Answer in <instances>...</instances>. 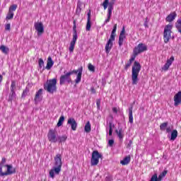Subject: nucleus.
Returning <instances> with one entry per match:
<instances>
[{
	"label": "nucleus",
	"instance_id": "obj_1",
	"mask_svg": "<svg viewBox=\"0 0 181 181\" xmlns=\"http://www.w3.org/2000/svg\"><path fill=\"white\" fill-rule=\"evenodd\" d=\"M54 165L56 167H54L49 170V177L52 179H54V174L59 175L62 172V165H63L62 162V154H57L54 157Z\"/></svg>",
	"mask_w": 181,
	"mask_h": 181
},
{
	"label": "nucleus",
	"instance_id": "obj_2",
	"mask_svg": "<svg viewBox=\"0 0 181 181\" xmlns=\"http://www.w3.org/2000/svg\"><path fill=\"white\" fill-rule=\"evenodd\" d=\"M139 71H141V64L135 61L132 69V84H133V86H136V84H138V81L139 80L138 78Z\"/></svg>",
	"mask_w": 181,
	"mask_h": 181
},
{
	"label": "nucleus",
	"instance_id": "obj_3",
	"mask_svg": "<svg viewBox=\"0 0 181 181\" xmlns=\"http://www.w3.org/2000/svg\"><path fill=\"white\" fill-rule=\"evenodd\" d=\"M57 79L52 78L47 81L46 83L44 85V89L49 93V94H53L57 91Z\"/></svg>",
	"mask_w": 181,
	"mask_h": 181
},
{
	"label": "nucleus",
	"instance_id": "obj_4",
	"mask_svg": "<svg viewBox=\"0 0 181 181\" xmlns=\"http://www.w3.org/2000/svg\"><path fill=\"white\" fill-rule=\"evenodd\" d=\"M16 170L12 168L11 165H0V176H8V175H13Z\"/></svg>",
	"mask_w": 181,
	"mask_h": 181
},
{
	"label": "nucleus",
	"instance_id": "obj_5",
	"mask_svg": "<svg viewBox=\"0 0 181 181\" xmlns=\"http://www.w3.org/2000/svg\"><path fill=\"white\" fill-rule=\"evenodd\" d=\"M73 38L69 45V52L70 53H73L74 52V47L76 46V43H77V26H76V21H74V26H73Z\"/></svg>",
	"mask_w": 181,
	"mask_h": 181
},
{
	"label": "nucleus",
	"instance_id": "obj_6",
	"mask_svg": "<svg viewBox=\"0 0 181 181\" xmlns=\"http://www.w3.org/2000/svg\"><path fill=\"white\" fill-rule=\"evenodd\" d=\"M172 29H173V25L168 24L164 28L163 31V40L165 43H169V40L172 39Z\"/></svg>",
	"mask_w": 181,
	"mask_h": 181
},
{
	"label": "nucleus",
	"instance_id": "obj_7",
	"mask_svg": "<svg viewBox=\"0 0 181 181\" xmlns=\"http://www.w3.org/2000/svg\"><path fill=\"white\" fill-rule=\"evenodd\" d=\"M100 158H103V155L100 154L98 151H93L90 159L91 166H97V165H98V162H100Z\"/></svg>",
	"mask_w": 181,
	"mask_h": 181
},
{
	"label": "nucleus",
	"instance_id": "obj_8",
	"mask_svg": "<svg viewBox=\"0 0 181 181\" xmlns=\"http://www.w3.org/2000/svg\"><path fill=\"white\" fill-rule=\"evenodd\" d=\"M148 50V47L144 43H140L136 47H134L133 50L134 54L135 56H138L140 53H144V52H146Z\"/></svg>",
	"mask_w": 181,
	"mask_h": 181
},
{
	"label": "nucleus",
	"instance_id": "obj_9",
	"mask_svg": "<svg viewBox=\"0 0 181 181\" xmlns=\"http://www.w3.org/2000/svg\"><path fill=\"white\" fill-rule=\"evenodd\" d=\"M68 74H77L76 78L75 79L76 84H78L81 81V76H83V66L79 67L77 70H73L68 72Z\"/></svg>",
	"mask_w": 181,
	"mask_h": 181
},
{
	"label": "nucleus",
	"instance_id": "obj_10",
	"mask_svg": "<svg viewBox=\"0 0 181 181\" xmlns=\"http://www.w3.org/2000/svg\"><path fill=\"white\" fill-rule=\"evenodd\" d=\"M65 83H68V84L71 83V77L70 76V74L68 72L66 74V71H64V75H62L59 78L60 86H63V84H65Z\"/></svg>",
	"mask_w": 181,
	"mask_h": 181
},
{
	"label": "nucleus",
	"instance_id": "obj_11",
	"mask_svg": "<svg viewBox=\"0 0 181 181\" xmlns=\"http://www.w3.org/2000/svg\"><path fill=\"white\" fill-rule=\"evenodd\" d=\"M34 28L37 32V36H42V33H45V27L42 22H36L34 23Z\"/></svg>",
	"mask_w": 181,
	"mask_h": 181
},
{
	"label": "nucleus",
	"instance_id": "obj_12",
	"mask_svg": "<svg viewBox=\"0 0 181 181\" xmlns=\"http://www.w3.org/2000/svg\"><path fill=\"white\" fill-rule=\"evenodd\" d=\"M47 136L49 142H52L53 144H56V142H57V135H56V130L53 129H49Z\"/></svg>",
	"mask_w": 181,
	"mask_h": 181
},
{
	"label": "nucleus",
	"instance_id": "obj_13",
	"mask_svg": "<svg viewBox=\"0 0 181 181\" xmlns=\"http://www.w3.org/2000/svg\"><path fill=\"white\" fill-rule=\"evenodd\" d=\"M67 124L68 125L71 126V129H72V131H76V129H77V122H76V119L74 118H69Z\"/></svg>",
	"mask_w": 181,
	"mask_h": 181
},
{
	"label": "nucleus",
	"instance_id": "obj_14",
	"mask_svg": "<svg viewBox=\"0 0 181 181\" xmlns=\"http://www.w3.org/2000/svg\"><path fill=\"white\" fill-rule=\"evenodd\" d=\"M173 62H175V57L172 56L169 59L167 60L162 69L164 70V71L169 70V68L170 66H172V63H173Z\"/></svg>",
	"mask_w": 181,
	"mask_h": 181
},
{
	"label": "nucleus",
	"instance_id": "obj_15",
	"mask_svg": "<svg viewBox=\"0 0 181 181\" xmlns=\"http://www.w3.org/2000/svg\"><path fill=\"white\" fill-rule=\"evenodd\" d=\"M42 94H43V89H40L38 91L36 92L34 99L35 104H38V103H40V101H42V98H43V96H42Z\"/></svg>",
	"mask_w": 181,
	"mask_h": 181
},
{
	"label": "nucleus",
	"instance_id": "obj_16",
	"mask_svg": "<svg viewBox=\"0 0 181 181\" xmlns=\"http://www.w3.org/2000/svg\"><path fill=\"white\" fill-rule=\"evenodd\" d=\"M115 40H112L111 38H110L107 41V42L106 43V45L105 47V52L108 54V53H110V52H111V49H112V45L113 43L112 42H114Z\"/></svg>",
	"mask_w": 181,
	"mask_h": 181
},
{
	"label": "nucleus",
	"instance_id": "obj_17",
	"mask_svg": "<svg viewBox=\"0 0 181 181\" xmlns=\"http://www.w3.org/2000/svg\"><path fill=\"white\" fill-rule=\"evenodd\" d=\"M167 174H168V170H165L163 172H162L158 175H158L157 174H154L153 175H152V177H155L157 181H161L162 179H163V177H165V176H166Z\"/></svg>",
	"mask_w": 181,
	"mask_h": 181
},
{
	"label": "nucleus",
	"instance_id": "obj_18",
	"mask_svg": "<svg viewBox=\"0 0 181 181\" xmlns=\"http://www.w3.org/2000/svg\"><path fill=\"white\" fill-rule=\"evenodd\" d=\"M91 29V10L88 12V19L86 23V30H90Z\"/></svg>",
	"mask_w": 181,
	"mask_h": 181
},
{
	"label": "nucleus",
	"instance_id": "obj_19",
	"mask_svg": "<svg viewBox=\"0 0 181 181\" xmlns=\"http://www.w3.org/2000/svg\"><path fill=\"white\" fill-rule=\"evenodd\" d=\"M177 16L176 12H173L166 17L165 21L166 22H173Z\"/></svg>",
	"mask_w": 181,
	"mask_h": 181
},
{
	"label": "nucleus",
	"instance_id": "obj_20",
	"mask_svg": "<svg viewBox=\"0 0 181 181\" xmlns=\"http://www.w3.org/2000/svg\"><path fill=\"white\" fill-rule=\"evenodd\" d=\"M132 110H134V106H131L129 108V122H130V124H134V115L132 114Z\"/></svg>",
	"mask_w": 181,
	"mask_h": 181
},
{
	"label": "nucleus",
	"instance_id": "obj_21",
	"mask_svg": "<svg viewBox=\"0 0 181 181\" xmlns=\"http://www.w3.org/2000/svg\"><path fill=\"white\" fill-rule=\"evenodd\" d=\"M53 64H54V62H53V59H52V58L49 57L46 66L47 70H50L52 67H53Z\"/></svg>",
	"mask_w": 181,
	"mask_h": 181
},
{
	"label": "nucleus",
	"instance_id": "obj_22",
	"mask_svg": "<svg viewBox=\"0 0 181 181\" xmlns=\"http://www.w3.org/2000/svg\"><path fill=\"white\" fill-rule=\"evenodd\" d=\"M103 6L105 10L107 9L108 6H111V8H113L114 2H110V0H105L104 2L103 3Z\"/></svg>",
	"mask_w": 181,
	"mask_h": 181
},
{
	"label": "nucleus",
	"instance_id": "obj_23",
	"mask_svg": "<svg viewBox=\"0 0 181 181\" xmlns=\"http://www.w3.org/2000/svg\"><path fill=\"white\" fill-rule=\"evenodd\" d=\"M131 162V156H126L123 160H120L121 165H128Z\"/></svg>",
	"mask_w": 181,
	"mask_h": 181
},
{
	"label": "nucleus",
	"instance_id": "obj_24",
	"mask_svg": "<svg viewBox=\"0 0 181 181\" xmlns=\"http://www.w3.org/2000/svg\"><path fill=\"white\" fill-rule=\"evenodd\" d=\"M177 138V130L174 129L171 132V137H170V141H175Z\"/></svg>",
	"mask_w": 181,
	"mask_h": 181
},
{
	"label": "nucleus",
	"instance_id": "obj_25",
	"mask_svg": "<svg viewBox=\"0 0 181 181\" xmlns=\"http://www.w3.org/2000/svg\"><path fill=\"white\" fill-rule=\"evenodd\" d=\"M15 100H16V93H10L8 96V101H11V103H12V101H15Z\"/></svg>",
	"mask_w": 181,
	"mask_h": 181
},
{
	"label": "nucleus",
	"instance_id": "obj_26",
	"mask_svg": "<svg viewBox=\"0 0 181 181\" xmlns=\"http://www.w3.org/2000/svg\"><path fill=\"white\" fill-rule=\"evenodd\" d=\"M116 134L119 138V139H124V131L122 129H120L119 131L116 130Z\"/></svg>",
	"mask_w": 181,
	"mask_h": 181
},
{
	"label": "nucleus",
	"instance_id": "obj_27",
	"mask_svg": "<svg viewBox=\"0 0 181 181\" xmlns=\"http://www.w3.org/2000/svg\"><path fill=\"white\" fill-rule=\"evenodd\" d=\"M0 50H1L2 53L4 54H8L9 53V48L6 47L5 45H1L0 47Z\"/></svg>",
	"mask_w": 181,
	"mask_h": 181
},
{
	"label": "nucleus",
	"instance_id": "obj_28",
	"mask_svg": "<svg viewBox=\"0 0 181 181\" xmlns=\"http://www.w3.org/2000/svg\"><path fill=\"white\" fill-rule=\"evenodd\" d=\"M127 37L126 35H119V46L121 47L122 46V45L124 44V39H125Z\"/></svg>",
	"mask_w": 181,
	"mask_h": 181
},
{
	"label": "nucleus",
	"instance_id": "obj_29",
	"mask_svg": "<svg viewBox=\"0 0 181 181\" xmlns=\"http://www.w3.org/2000/svg\"><path fill=\"white\" fill-rule=\"evenodd\" d=\"M15 90H16V82L15 81H12L10 93H15Z\"/></svg>",
	"mask_w": 181,
	"mask_h": 181
},
{
	"label": "nucleus",
	"instance_id": "obj_30",
	"mask_svg": "<svg viewBox=\"0 0 181 181\" xmlns=\"http://www.w3.org/2000/svg\"><path fill=\"white\" fill-rule=\"evenodd\" d=\"M66 139H67V136L66 135L57 136V141H59V142H66Z\"/></svg>",
	"mask_w": 181,
	"mask_h": 181
},
{
	"label": "nucleus",
	"instance_id": "obj_31",
	"mask_svg": "<svg viewBox=\"0 0 181 181\" xmlns=\"http://www.w3.org/2000/svg\"><path fill=\"white\" fill-rule=\"evenodd\" d=\"M175 27L177 29L178 32L181 33V19H178L175 24Z\"/></svg>",
	"mask_w": 181,
	"mask_h": 181
},
{
	"label": "nucleus",
	"instance_id": "obj_32",
	"mask_svg": "<svg viewBox=\"0 0 181 181\" xmlns=\"http://www.w3.org/2000/svg\"><path fill=\"white\" fill-rule=\"evenodd\" d=\"M91 132V124L90 122H87L86 124L85 125V132Z\"/></svg>",
	"mask_w": 181,
	"mask_h": 181
},
{
	"label": "nucleus",
	"instance_id": "obj_33",
	"mask_svg": "<svg viewBox=\"0 0 181 181\" xmlns=\"http://www.w3.org/2000/svg\"><path fill=\"white\" fill-rule=\"evenodd\" d=\"M63 122H64V116L62 115L59 119L58 123L57 124V127H62V125H63Z\"/></svg>",
	"mask_w": 181,
	"mask_h": 181
},
{
	"label": "nucleus",
	"instance_id": "obj_34",
	"mask_svg": "<svg viewBox=\"0 0 181 181\" xmlns=\"http://www.w3.org/2000/svg\"><path fill=\"white\" fill-rule=\"evenodd\" d=\"M168 122H164V123H162L160 125V131H165L168 127Z\"/></svg>",
	"mask_w": 181,
	"mask_h": 181
},
{
	"label": "nucleus",
	"instance_id": "obj_35",
	"mask_svg": "<svg viewBox=\"0 0 181 181\" xmlns=\"http://www.w3.org/2000/svg\"><path fill=\"white\" fill-rule=\"evenodd\" d=\"M17 8H18V5L13 4L12 6H10L8 11L13 13L15 12V11H16Z\"/></svg>",
	"mask_w": 181,
	"mask_h": 181
},
{
	"label": "nucleus",
	"instance_id": "obj_36",
	"mask_svg": "<svg viewBox=\"0 0 181 181\" xmlns=\"http://www.w3.org/2000/svg\"><path fill=\"white\" fill-rule=\"evenodd\" d=\"M114 124H112V122H110L109 123V135L110 136H111V135H112V128H114Z\"/></svg>",
	"mask_w": 181,
	"mask_h": 181
},
{
	"label": "nucleus",
	"instance_id": "obj_37",
	"mask_svg": "<svg viewBox=\"0 0 181 181\" xmlns=\"http://www.w3.org/2000/svg\"><path fill=\"white\" fill-rule=\"evenodd\" d=\"M13 15H14L13 13L8 11V13H7V16H6L7 21H10V19H13Z\"/></svg>",
	"mask_w": 181,
	"mask_h": 181
},
{
	"label": "nucleus",
	"instance_id": "obj_38",
	"mask_svg": "<svg viewBox=\"0 0 181 181\" xmlns=\"http://www.w3.org/2000/svg\"><path fill=\"white\" fill-rule=\"evenodd\" d=\"M116 32H117V30H114L113 29L112 30V33H111V35H110V39L115 40V36H117Z\"/></svg>",
	"mask_w": 181,
	"mask_h": 181
},
{
	"label": "nucleus",
	"instance_id": "obj_39",
	"mask_svg": "<svg viewBox=\"0 0 181 181\" xmlns=\"http://www.w3.org/2000/svg\"><path fill=\"white\" fill-rule=\"evenodd\" d=\"M38 64H39V68L42 69V67L45 66V62L43 61V59L42 58H40L38 60Z\"/></svg>",
	"mask_w": 181,
	"mask_h": 181
},
{
	"label": "nucleus",
	"instance_id": "obj_40",
	"mask_svg": "<svg viewBox=\"0 0 181 181\" xmlns=\"http://www.w3.org/2000/svg\"><path fill=\"white\" fill-rule=\"evenodd\" d=\"M88 69L90 71H95V66H94L93 64H88Z\"/></svg>",
	"mask_w": 181,
	"mask_h": 181
},
{
	"label": "nucleus",
	"instance_id": "obj_41",
	"mask_svg": "<svg viewBox=\"0 0 181 181\" xmlns=\"http://www.w3.org/2000/svg\"><path fill=\"white\" fill-rule=\"evenodd\" d=\"M114 9V7L108 6V13L107 16L111 18V15L112 13V10Z\"/></svg>",
	"mask_w": 181,
	"mask_h": 181
},
{
	"label": "nucleus",
	"instance_id": "obj_42",
	"mask_svg": "<svg viewBox=\"0 0 181 181\" xmlns=\"http://www.w3.org/2000/svg\"><path fill=\"white\" fill-rule=\"evenodd\" d=\"M28 93H29V89L26 88L23 92L22 97H25L28 95Z\"/></svg>",
	"mask_w": 181,
	"mask_h": 181
},
{
	"label": "nucleus",
	"instance_id": "obj_43",
	"mask_svg": "<svg viewBox=\"0 0 181 181\" xmlns=\"http://www.w3.org/2000/svg\"><path fill=\"white\" fill-rule=\"evenodd\" d=\"M131 64H132V62L129 61V62H127L124 66V70H128V69L131 67Z\"/></svg>",
	"mask_w": 181,
	"mask_h": 181
},
{
	"label": "nucleus",
	"instance_id": "obj_44",
	"mask_svg": "<svg viewBox=\"0 0 181 181\" xmlns=\"http://www.w3.org/2000/svg\"><path fill=\"white\" fill-rule=\"evenodd\" d=\"M148 23H149V18L146 17L144 23V26H145V28H148Z\"/></svg>",
	"mask_w": 181,
	"mask_h": 181
},
{
	"label": "nucleus",
	"instance_id": "obj_45",
	"mask_svg": "<svg viewBox=\"0 0 181 181\" xmlns=\"http://www.w3.org/2000/svg\"><path fill=\"white\" fill-rule=\"evenodd\" d=\"M96 105L98 110H100V105H101V99H98L96 101Z\"/></svg>",
	"mask_w": 181,
	"mask_h": 181
},
{
	"label": "nucleus",
	"instance_id": "obj_46",
	"mask_svg": "<svg viewBox=\"0 0 181 181\" xmlns=\"http://www.w3.org/2000/svg\"><path fill=\"white\" fill-rule=\"evenodd\" d=\"M5 30H11V24L10 23L6 24Z\"/></svg>",
	"mask_w": 181,
	"mask_h": 181
},
{
	"label": "nucleus",
	"instance_id": "obj_47",
	"mask_svg": "<svg viewBox=\"0 0 181 181\" xmlns=\"http://www.w3.org/2000/svg\"><path fill=\"white\" fill-rule=\"evenodd\" d=\"M120 35L125 36V27H123L120 32Z\"/></svg>",
	"mask_w": 181,
	"mask_h": 181
},
{
	"label": "nucleus",
	"instance_id": "obj_48",
	"mask_svg": "<svg viewBox=\"0 0 181 181\" xmlns=\"http://www.w3.org/2000/svg\"><path fill=\"white\" fill-rule=\"evenodd\" d=\"M81 6H83V3L80 1H78L76 8H81Z\"/></svg>",
	"mask_w": 181,
	"mask_h": 181
},
{
	"label": "nucleus",
	"instance_id": "obj_49",
	"mask_svg": "<svg viewBox=\"0 0 181 181\" xmlns=\"http://www.w3.org/2000/svg\"><path fill=\"white\" fill-rule=\"evenodd\" d=\"M108 145L109 146H112L114 145V140L113 139L109 140Z\"/></svg>",
	"mask_w": 181,
	"mask_h": 181
},
{
	"label": "nucleus",
	"instance_id": "obj_50",
	"mask_svg": "<svg viewBox=\"0 0 181 181\" xmlns=\"http://www.w3.org/2000/svg\"><path fill=\"white\" fill-rule=\"evenodd\" d=\"M167 134H170V132H172V129L170 128V127H168L165 129Z\"/></svg>",
	"mask_w": 181,
	"mask_h": 181
},
{
	"label": "nucleus",
	"instance_id": "obj_51",
	"mask_svg": "<svg viewBox=\"0 0 181 181\" xmlns=\"http://www.w3.org/2000/svg\"><path fill=\"white\" fill-rule=\"evenodd\" d=\"M76 13L78 15H80V13H81V8L76 7Z\"/></svg>",
	"mask_w": 181,
	"mask_h": 181
},
{
	"label": "nucleus",
	"instance_id": "obj_52",
	"mask_svg": "<svg viewBox=\"0 0 181 181\" xmlns=\"http://www.w3.org/2000/svg\"><path fill=\"white\" fill-rule=\"evenodd\" d=\"M137 55L134 54L133 57H131V59H129V62H130V63H132V62H134V60H135V57H136Z\"/></svg>",
	"mask_w": 181,
	"mask_h": 181
},
{
	"label": "nucleus",
	"instance_id": "obj_53",
	"mask_svg": "<svg viewBox=\"0 0 181 181\" xmlns=\"http://www.w3.org/2000/svg\"><path fill=\"white\" fill-rule=\"evenodd\" d=\"M112 111L115 114H118V108L117 107H112Z\"/></svg>",
	"mask_w": 181,
	"mask_h": 181
},
{
	"label": "nucleus",
	"instance_id": "obj_54",
	"mask_svg": "<svg viewBox=\"0 0 181 181\" xmlns=\"http://www.w3.org/2000/svg\"><path fill=\"white\" fill-rule=\"evenodd\" d=\"M131 146H132V140H129L127 144V148H131Z\"/></svg>",
	"mask_w": 181,
	"mask_h": 181
},
{
	"label": "nucleus",
	"instance_id": "obj_55",
	"mask_svg": "<svg viewBox=\"0 0 181 181\" xmlns=\"http://www.w3.org/2000/svg\"><path fill=\"white\" fill-rule=\"evenodd\" d=\"M110 19H111V17L107 16V18L104 22V25H105V23H108V22H110Z\"/></svg>",
	"mask_w": 181,
	"mask_h": 181
},
{
	"label": "nucleus",
	"instance_id": "obj_56",
	"mask_svg": "<svg viewBox=\"0 0 181 181\" xmlns=\"http://www.w3.org/2000/svg\"><path fill=\"white\" fill-rule=\"evenodd\" d=\"M5 162H6V159L5 158H3L1 160V164L4 165V163H5Z\"/></svg>",
	"mask_w": 181,
	"mask_h": 181
},
{
	"label": "nucleus",
	"instance_id": "obj_57",
	"mask_svg": "<svg viewBox=\"0 0 181 181\" xmlns=\"http://www.w3.org/2000/svg\"><path fill=\"white\" fill-rule=\"evenodd\" d=\"M149 181H157L155 177H151V180Z\"/></svg>",
	"mask_w": 181,
	"mask_h": 181
},
{
	"label": "nucleus",
	"instance_id": "obj_58",
	"mask_svg": "<svg viewBox=\"0 0 181 181\" xmlns=\"http://www.w3.org/2000/svg\"><path fill=\"white\" fill-rule=\"evenodd\" d=\"M3 78H4V77L2 76V75L0 74V84H1V83H2Z\"/></svg>",
	"mask_w": 181,
	"mask_h": 181
},
{
	"label": "nucleus",
	"instance_id": "obj_59",
	"mask_svg": "<svg viewBox=\"0 0 181 181\" xmlns=\"http://www.w3.org/2000/svg\"><path fill=\"white\" fill-rule=\"evenodd\" d=\"M91 91L93 94H95V89L94 88H91Z\"/></svg>",
	"mask_w": 181,
	"mask_h": 181
},
{
	"label": "nucleus",
	"instance_id": "obj_60",
	"mask_svg": "<svg viewBox=\"0 0 181 181\" xmlns=\"http://www.w3.org/2000/svg\"><path fill=\"white\" fill-rule=\"evenodd\" d=\"M113 29H114L115 30H117V24H115V25H114V27H113Z\"/></svg>",
	"mask_w": 181,
	"mask_h": 181
}]
</instances>
